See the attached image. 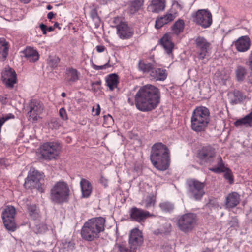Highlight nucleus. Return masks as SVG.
<instances>
[{"label": "nucleus", "mask_w": 252, "mask_h": 252, "mask_svg": "<svg viewBox=\"0 0 252 252\" xmlns=\"http://www.w3.org/2000/svg\"><path fill=\"white\" fill-rule=\"evenodd\" d=\"M160 101L159 89L155 86L147 84L141 87L135 95L136 108L143 112L155 108Z\"/></svg>", "instance_id": "nucleus-1"}, {"label": "nucleus", "mask_w": 252, "mask_h": 252, "mask_svg": "<svg viewBox=\"0 0 252 252\" xmlns=\"http://www.w3.org/2000/svg\"><path fill=\"white\" fill-rule=\"evenodd\" d=\"M105 219L96 217L89 219L83 225L81 235L82 238L88 241H92L99 237L100 233L104 230Z\"/></svg>", "instance_id": "nucleus-2"}, {"label": "nucleus", "mask_w": 252, "mask_h": 252, "mask_svg": "<svg viewBox=\"0 0 252 252\" xmlns=\"http://www.w3.org/2000/svg\"><path fill=\"white\" fill-rule=\"evenodd\" d=\"M151 160L154 166L160 170L168 168L170 163L169 151L161 143L155 144L151 150Z\"/></svg>", "instance_id": "nucleus-3"}, {"label": "nucleus", "mask_w": 252, "mask_h": 252, "mask_svg": "<svg viewBox=\"0 0 252 252\" xmlns=\"http://www.w3.org/2000/svg\"><path fill=\"white\" fill-rule=\"evenodd\" d=\"M210 121L209 109L204 106L197 107L191 117V128L196 132H203L207 129Z\"/></svg>", "instance_id": "nucleus-4"}, {"label": "nucleus", "mask_w": 252, "mask_h": 252, "mask_svg": "<svg viewBox=\"0 0 252 252\" xmlns=\"http://www.w3.org/2000/svg\"><path fill=\"white\" fill-rule=\"evenodd\" d=\"M70 190L67 183L63 181L56 182L50 190L51 201L57 204H61L68 201Z\"/></svg>", "instance_id": "nucleus-5"}, {"label": "nucleus", "mask_w": 252, "mask_h": 252, "mask_svg": "<svg viewBox=\"0 0 252 252\" xmlns=\"http://www.w3.org/2000/svg\"><path fill=\"white\" fill-rule=\"evenodd\" d=\"M113 23L117 29V34L120 39H128L133 36V28L129 26L126 22L123 21L121 18H114Z\"/></svg>", "instance_id": "nucleus-6"}, {"label": "nucleus", "mask_w": 252, "mask_h": 252, "mask_svg": "<svg viewBox=\"0 0 252 252\" xmlns=\"http://www.w3.org/2000/svg\"><path fill=\"white\" fill-rule=\"evenodd\" d=\"M42 179V175L37 170L34 168H31L24 185L25 188H36L40 192H42L41 182Z\"/></svg>", "instance_id": "nucleus-7"}, {"label": "nucleus", "mask_w": 252, "mask_h": 252, "mask_svg": "<svg viewBox=\"0 0 252 252\" xmlns=\"http://www.w3.org/2000/svg\"><path fill=\"white\" fill-rule=\"evenodd\" d=\"M196 223V215L193 213H187L180 216L177 221L180 230L187 233L191 231Z\"/></svg>", "instance_id": "nucleus-8"}, {"label": "nucleus", "mask_w": 252, "mask_h": 252, "mask_svg": "<svg viewBox=\"0 0 252 252\" xmlns=\"http://www.w3.org/2000/svg\"><path fill=\"white\" fill-rule=\"evenodd\" d=\"M60 144L56 142H47L43 144L41 154L42 157L48 160L56 158L61 151Z\"/></svg>", "instance_id": "nucleus-9"}, {"label": "nucleus", "mask_w": 252, "mask_h": 252, "mask_svg": "<svg viewBox=\"0 0 252 252\" xmlns=\"http://www.w3.org/2000/svg\"><path fill=\"white\" fill-rule=\"evenodd\" d=\"M16 210L12 206H7L3 211L1 217L6 228L11 231L15 230L16 226L15 222Z\"/></svg>", "instance_id": "nucleus-10"}, {"label": "nucleus", "mask_w": 252, "mask_h": 252, "mask_svg": "<svg viewBox=\"0 0 252 252\" xmlns=\"http://www.w3.org/2000/svg\"><path fill=\"white\" fill-rule=\"evenodd\" d=\"M193 21L202 27H209L212 23V16L208 10H198L193 15Z\"/></svg>", "instance_id": "nucleus-11"}, {"label": "nucleus", "mask_w": 252, "mask_h": 252, "mask_svg": "<svg viewBox=\"0 0 252 252\" xmlns=\"http://www.w3.org/2000/svg\"><path fill=\"white\" fill-rule=\"evenodd\" d=\"M197 57L203 60L208 57L210 52V44L203 37L198 36L195 40Z\"/></svg>", "instance_id": "nucleus-12"}, {"label": "nucleus", "mask_w": 252, "mask_h": 252, "mask_svg": "<svg viewBox=\"0 0 252 252\" xmlns=\"http://www.w3.org/2000/svg\"><path fill=\"white\" fill-rule=\"evenodd\" d=\"M188 191L190 195L196 200L200 199L204 194V183L195 180L188 181Z\"/></svg>", "instance_id": "nucleus-13"}, {"label": "nucleus", "mask_w": 252, "mask_h": 252, "mask_svg": "<svg viewBox=\"0 0 252 252\" xmlns=\"http://www.w3.org/2000/svg\"><path fill=\"white\" fill-rule=\"evenodd\" d=\"M29 111L28 115L30 120L36 121L43 111V104L36 100H32L29 104Z\"/></svg>", "instance_id": "nucleus-14"}, {"label": "nucleus", "mask_w": 252, "mask_h": 252, "mask_svg": "<svg viewBox=\"0 0 252 252\" xmlns=\"http://www.w3.org/2000/svg\"><path fill=\"white\" fill-rule=\"evenodd\" d=\"M2 79L6 87L12 88L17 82L16 74L10 67H6L1 73Z\"/></svg>", "instance_id": "nucleus-15"}, {"label": "nucleus", "mask_w": 252, "mask_h": 252, "mask_svg": "<svg viewBox=\"0 0 252 252\" xmlns=\"http://www.w3.org/2000/svg\"><path fill=\"white\" fill-rule=\"evenodd\" d=\"M216 156L215 149L210 146L203 147L199 151L198 157L202 160L211 163Z\"/></svg>", "instance_id": "nucleus-16"}, {"label": "nucleus", "mask_w": 252, "mask_h": 252, "mask_svg": "<svg viewBox=\"0 0 252 252\" xmlns=\"http://www.w3.org/2000/svg\"><path fill=\"white\" fill-rule=\"evenodd\" d=\"M143 241L142 232L135 228L132 230L129 237V243L131 249L135 250L137 247L140 246Z\"/></svg>", "instance_id": "nucleus-17"}, {"label": "nucleus", "mask_w": 252, "mask_h": 252, "mask_svg": "<svg viewBox=\"0 0 252 252\" xmlns=\"http://www.w3.org/2000/svg\"><path fill=\"white\" fill-rule=\"evenodd\" d=\"M160 43L166 54L172 59L173 57L172 51L174 44L171 40V34L170 33L165 34L160 39Z\"/></svg>", "instance_id": "nucleus-18"}, {"label": "nucleus", "mask_w": 252, "mask_h": 252, "mask_svg": "<svg viewBox=\"0 0 252 252\" xmlns=\"http://www.w3.org/2000/svg\"><path fill=\"white\" fill-rule=\"evenodd\" d=\"M209 170L217 173L224 172V176L225 178L228 180L230 184L233 183V179L232 172L228 168L225 167L221 158H220L219 161L218 162L217 166L210 168Z\"/></svg>", "instance_id": "nucleus-19"}, {"label": "nucleus", "mask_w": 252, "mask_h": 252, "mask_svg": "<svg viewBox=\"0 0 252 252\" xmlns=\"http://www.w3.org/2000/svg\"><path fill=\"white\" fill-rule=\"evenodd\" d=\"M130 215L132 220L139 222L143 221L147 217L153 216L148 211L136 207L131 209Z\"/></svg>", "instance_id": "nucleus-20"}, {"label": "nucleus", "mask_w": 252, "mask_h": 252, "mask_svg": "<svg viewBox=\"0 0 252 252\" xmlns=\"http://www.w3.org/2000/svg\"><path fill=\"white\" fill-rule=\"evenodd\" d=\"M177 16V13L168 12L163 16H161L156 21L155 27L158 29L164 25L173 21Z\"/></svg>", "instance_id": "nucleus-21"}, {"label": "nucleus", "mask_w": 252, "mask_h": 252, "mask_svg": "<svg viewBox=\"0 0 252 252\" xmlns=\"http://www.w3.org/2000/svg\"><path fill=\"white\" fill-rule=\"evenodd\" d=\"M234 45L239 52L247 51L250 48V39L247 36H241L235 42Z\"/></svg>", "instance_id": "nucleus-22"}, {"label": "nucleus", "mask_w": 252, "mask_h": 252, "mask_svg": "<svg viewBox=\"0 0 252 252\" xmlns=\"http://www.w3.org/2000/svg\"><path fill=\"white\" fill-rule=\"evenodd\" d=\"M23 56L27 60L30 62H35L37 61L39 58V55L38 52L32 47H27L23 52Z\"/></svg>", "instance_id": "nucleus-23"}, {"label": "nucleus", "mask_w": 252, "mask_h": 252, "mask_svg": "<svg viewBox=\"0 0 252 252\" xmlns=\"http://www.w3.org/2000/svg\"><path fill=\"white\" fill-rule=\"evenodd\" d=\"M150 76L156 81H164L167 76V72L164 69L160 68H153L150 72Z\"/></svg>", "instance_id": "nucleus-24"}, {"label": "nucleus", "mask_w": 252, "mask_h": 252, "mask_svg": "<svg viewBox=\"0 0 252 252\" xmlns=\"http://www.w3.org/2000/svg\"><path fill=\"white\" fill-rule=\"evenodd\" d=\"M240 201V195L235 192L229 193L226 198V207L232 208L236 207Z\"/></svg>", "instance_id": "nucleus-25"}, {"label": "nucleus", "mask_w": 252, "mask_h": 252, "mask_svg": "<svg viewBox=\"0 0 252 252\" xmlns=\"http://www.w3.org/2000/svg\"><path fill=\"white\" fill-rule=\"evenodd\" d=\"M165 5L166 0H152L148 8L153 12L158 13L165 9Z\"/></svg>", "instance_id": "nucleus-26"}, {"label": "nucleus", "mask_w": 252, "mask_h": 252, "mask_svg": "<svg viewBox=\"0 0 252 252\" xmlns=\"http://www.w3.org/2000/svg\"><path fill=\"white\" fill-rule=\"evenodd\" d=\"M79 75L80 73L76 69L69 67L65 72L64 80L68 82H74L79 79Z\"/></svg>", "instance_id": "nucleus-27"}, {"label": "nucleus", "mask_w": 252, "mask_h": 252, "mask_svg": "<svg viewBox=\"0 0 252 252\" xmlns=\"http://www.w3.org/2000/svg\"><path fill=\"white\" fill-rule=\"evenodd\" d=\"M80 184L82 197L87 198L90 196L92 191V187L91 183L87 180L82 179Z\"/></svg>", "instance_id": "nucleus-28"}, {"label": "nucleus", "mask_w": 252, "mask_h": 252, "mask_svg": "<svg viewBox=\"0 0 252 252\" xmlns=\"http://www.w3.org/2000/svg\"><path fill=\"white\" fill-rule=\"evenodd\" d=\"M234 125L237 128L251 127H252V119L247 115L244 117L237 120L234 123Z\"/></svg>", "instance_id": "nucleus-29"}, {"label": "nucleus", "mask_w": 252, "mask_h": 252, "mask_svg": "<svg viewBox=\"0 0 252 252\" xmlns=\"http://www.w3.org/2000/svg\"><path fill=\"white\" fill-rule=\"evenodd\" d=\"M106 82L110 90L113 91L117 87L119 83L118 76L116 74H111L106 77Z\"/></svg>", "instance_id": "nucleus-30"}, {"label": "nucleus", "mask_w": 252, "mask_h": 252, "mask_svg": "<svg viewBox=\"0 0 252 252\" xmlns=\"http://www.w3.org/2000/svg\"><path fill=\"white\" fill-rule=\"evenodd\" d=\"M144 3V0H134L131 2L128 12L134 14L139 10Z\"/></svg>", "instance_id": "nucleus-31"}, {"label": "nucleus", "mask_w": 252, "mask_h": 252, "mask_svg": "<svg viewBox=\"0 0 252 252\" xmlns=\"http://www.w3.org/2000/svg\"><path fill=\"white\" fill-rule=\"evenodd\" d=\"M154 66L153 64L149 63H146L144 61L140 60L138 63L139 70L143 73H149V75L150 72L153 70Z\"/></svg>", "instance_id": "nucleus-32"}, {"label": "nucleus", "mask_w": 252, "mask_h": 252, "mask_svg": "<svg viewBox=\"0 0 252 252\" xmlns=\"http://www.w3.org/2000/svg\"><path fill=\"white\" fill-rule=\"evenodd\" d=\"M184 21L181 19L177 20L172 27V31L173 33L178 34L183 32L184 28Z\"/></svg>", "instance_id": "nucleus-33"}, {"label": "nucleus", "mask_w": 252, "mask_h": 252, "mask_svg": "<svg viewBox=\"0 0 252 252\" xmlns=\"http://www.w3.org/2000/svg\"><path fill=\"white\" fill-rule=\"evenodd\" d=\"M155 204V197L153 195H148L141 202V204L144 207L148 209L153 207Z\"/></svg>", "instance_id": "nucleus-34"}, {"label": "nucleus", "mask_w": 252, "mask_h": 252, "mask_svg": "<svg viewBox=\"0 0 252 252\" xmlns=\"http://www.w3.org/2000/svg\"><path fill=\"white\" fill-rule=\"evenodd\" d=\"M27 209L29 211V215L34 220L38 218L39 214L38 210L37 209V207L35 205H29L27 204Z\"/></svg>", "instance_id": "nucleus-35"}, {"label": "nucleus", "mask_w": 252, "mask_h": 252, "mask_svg": "<svg viewBox=\"0 0 252 252\" xmlns=\"http://www.w3.org/2000/svg\"><path fill=\"white\" fill-rule=\"evenodd\" d=\"M235 73L237 80L243 81L246 74V70L244 67L238 66L235 70Z\"/></svg>", "instance_id": "nucleus-36"}, {"label": "nucleus", "mask_w": 252, "mask_h": 252, "mask_svg": "<svg viewBox=\"0 0 252 252\" xmlns=\"http://www.w3.org/2000/svg\"><path fill=\"white\" fill-rule=\"evenodd\" d=\"M90 17L93 22L94 23L95 27L98 28L100 26V19L97 14V11L95 9H93L90 13Z\"/></svg>", "instance_id": "nucleus-37"}, {"label": "nucleus", "mask_w": 252, "mask_h": 252, "mask_svg": "<svg viewBox=\"0 0 252 252\" xmlns=\"http://www.w3.org/2000/svg\"><path fill=\"white\" fill-rule=\"evenodd\" d=\"M245 96L239 91H235L234 92V98L232 99V102L234 104H237L242 102Z\"/></svg>", "instance_id": "nucleus-38"}, {"label": "nucleus", "mask_w": 252, "mask_h": 252, "mask_svg": "<svg viewBox=\"0 0 252 252\" xmlns=\"http://www.w3.org/2000/svg\"><path fill=\"white\" fill-rule=\"evenodd\" d=\"M215 78L222 84H224L228 76L224 72L217 71L215 74Z\"/></svg>", "instance_id": "nucleus-39"}, {"label": "nucleus", "mask_w": 252, "mask_h": 252, "mask_svg": "<svg viewBox=\"0 0 252 252\" xmlns=\"http://www.w3.org/2000/svg\"><path fill=\"white\" fill-rule=\"evenodd\" d=\"M159 207L164 212H170L174 208L173 205L169 202H163L160 203Z\"/></svg>", "instance_id": "nucleus-40"}, {"label": "nucleus", "mask_w": 252, "mask_h": 252, "mask_svg": "<svg viewBox=\"0 0 252 252\" xmlns=\"http://www.w3.org/2000/svg\"><path fill=\"white\" fill-rule=\"evenodd\" d=\"M0 48L3 51L2 55L4 57H6L8 53L7 43L4 38H0Z\"/></svg>", "instance_id": "nucleus-41"}, {"label": "nucleus", "mask_w": 252, "mask_h": 252, "mask_svg": "<svg viewBox=\"0 0 252 252\" xmlns=\"http://www.w3.org/2000/svg\"><path fill=\"white\" fill-rule=\"evenodd\" d=\"M116 248L118 249L120 252H132L133 250L130 248V249L126 247V243L117 244L116 245Z\"/></svg>", "instance_id": "nucleus-42"}, {"label": "nucleus", "mask_w": 252, "mask_h": 252, "mask_svg": "<svg viewBox=\"0 0 252 252\" xmlns=\"http://www.w3.org/2000/svg\"><path fill=\"white\" fill-rule=\"evenodd\" d=\"M63 248L68 252H72L74 249L75 243L73 241L65 242L63 243Z\"/></svg>", "instance_id": "nucleus-43"}, {"label": "nucleus", "mask_w": 252, "mask_h": 252, "mask_svg": "<svg viewBox=\"0 0 252 252\" xmlns=\"http://www.w3.org/2000/svg\"><path fill=\"white\" fill-rule=\"evenodd\" d=\"M91 65L93 69L96 70L106 69V68H108L110 66L109 63V62L107 63L106 64L100 66L96 65L93 62H92Z\"/></svg>", "instance_id": "nucleus-44"}, {"label": "nucleus", "mask_w": 252, "mask_h": 252, "mask_svg": "<svg viewBox=\"0 0 252 252\" xmlns=\"http://www.w3.org/2000/svg\"><path fill=\"white\" fill-rule=\"evenodd\" d=\"M59 62L58 58L54 57L51 58L48 62L49 65L52 68L56 67Z\"/></svg>", "instance_id": "nucleus-45"}, {"label": "nucleus", "mask_w": 252, "mask_h": 252, "mask_svg": "<svg viewBox=\"0 0 252 252\" xmlns=\"http://www.w3.org/2000/svg\"><path fill=\"white\" fill-rule=\"evenodd\" d=\"M36 228L37 229V232L43 233L46 231V230L47 229V227L46 224L42 223L37 225L36 226Z\"/></svg>", "instance_id": "nucleus-46"}, {"label": "nucleus", "mask_w": 252, "mask_h": 252, "mask_svg": "<svg viewBox=\"0 0 252 252\" xmlns=\"http://www.w3.org/2000/svg\"><path fill=\"white\" fill-rule=\"evenodd\" d=\"M59 114L61 118L63 120H65L67 119V115L66 114V110L63 107L61 108L59 110Z\"/></svg>", "instance_id": "nucleus-47"}, {"label": "nucleus", "mask_w": 252, "mask_h": 252, "mask_svg": "<svg viewBox=\"0 0 252 252\" xmlns=\"http://www.w3.org/2000/svg\"><path fill=\"white\" fill-rule=\"evenodd\" d=\"M238 220L236 218H232L229 223L230 227L236 228L238 226Z\"/></svg>", "instance_id": "nucleus-48"}, {"label": "nucleus", "mask_w": 252, "mask_h": 252, "mask_svg": "<svg viewBox=\"0 0 252 252\" xmlns=\"http://www.w3.org/2000/svg\"><path fill=\"white\" fill-rule=\"evenodd\" d=\"M104 119L105 121H107L109 124H111L113 122V119L111 116L108 115L107 116H104Z\"/></svg>", "instance_id": "nucleus-49"}, {"label": "nucleus", "mask_w": 252, "mask_h": 252, "mask_svg": "<svg viewBox=\"0 0 252 252\" xmlns=\"http://www.w3.org/2000/svg\"><path fill=\"white\" fill-rule=\"evenodd\" d=\"M93 111L95 113L94 115L97 116L99 115L100 113V107L99 104H97L96 105V108L95 109L94 107H93Z\"/></svg>", "instance_id": "nucleus-50"}, {"label": "nucleus", "mask_w": 252, "mask_h": 252, "mask_svg": "<svg viewBox=\"0 0 252 252\" xmlns=\"http://www.w3.org/2000/svg\"><path fill=\"white\" fill-rule=\"evenodd\" d=\"M250 60V67L252 71V52L251 53L249 56ZM249 82L250 83L252 84V75H251V78L249 79Z\"/></svg>", "instance_id": "nucleus-51"}, {"label": "nucleus", "mask_w": 252, "mask_h": 252, "mask_svg": "<svg viewBox=\"0 0 252 252\" xmlns=\"http://www.w3.org/2000/svg\"><path fill=\"white\" fill-rule=\"evenodd\" d=\"M173 6L176 8H177V9L179 10H181L182 8H183V6H182L181 4H180L179 2H174L173 3Z\"/></svg>", "instance_id": "nucleus-52"}, {"label": "nucleus", "mask_w": 252, "mask_h": 252, "mask_svg": "<svg viewBox=\"0 0 252 252\" xmlns=\"http://www.w3.org/2000/svg\"><path fill=\"white\" fill-rule=\"evenodd\" d=\"M96 50L99 53H101V52H102L104 51L105 50V47L104 46H101V45H98V46H97L96 47Z\"/></svg>", "instance_id": "nucleus-53"}, {"label": "nucleus", "mask_w": 252, "mask_h": 252, "mask_svg": "<svg viewBox=\"0 0 252 252\" xmlns=\"http://www.w3.org/2000/svg\"><path fill=\"white\" fill-rule=\"evenodd\" d=\"M101 81L100 80H97L95 82H93L91 83V85L92 87H94V86H97L98 88L99 86L101 85Z\"/></svg>", "instance_id": "nucleus-54"}, {"label": "nucleus", "mask_w": 252, "mask_h": 252, "mask_svg": "<svg viewBox=\"0 0 252 252\" xmlns=\"http://www.w3.org/2000/svg\"><path fill=\"white\" fill-rule=\"evenodd\" d=\"M54 16V14L52 12H50L48 13V14L47 15V18L51 20L53 18Z\"/></svg>", "instance_id": "nucleus-55"}, {"label": "nucleus", "mask_w": 252, "mask_h": 252, "mask_svg": "<svg viewBox=\"0 0 252 252\" xmlns=\"http://www.w3.org/2000/svg\"><path fill=\"white\" fill-rule=\"evenodd\" d=\"M39 27L42 31L47 30L46 26L43 24H40Z\"/></svg>", "instance_id": "nucleus-56"}, {"label": "nucleus", "mask_w": 252, "mask_h": 252, "mask_svg": "<svg viewBox=\"0 0 252 252\" xmlns=\"http://www.w3.org/2000/svg\"><path fill=\"white\" fill-rule=\"evenodd\" d=\"M20 0L25 3H27L29 2L31 0Z\"/></svg>", "instance_id": "nucleus-57"}, {"label": "nucleus", "mask_w": 252, "mask_h": 252, "mask_svg": "<svg viewBox=\"0 0 252 252\" xmlns=\"http://www.w3.org/2000/svg\"><path fill=\"white\" fill-rule=\"evenodd\" d=\"M54 30V28L52 27H49L47 28V30L48 32H51Z\"/></svg>", "instance_id": "nucleus-58"}, {"label": "nucleus", "mask_w": 252, "mask_h": 252, "mask_svg": "<svg viewBox=\"0 0 252 252\" xmlns=\"http://www.w3.org/2000/svg\"><path fill=\"white\" fill-rule=\"evenodd\" d=\"M52 8V6L50 5H48L47 6V9L48 10H51Z\"/></svg>", "instance_id": "nucleus-59"}, {"label": "nucleus", "mask_w": 252, "mask_h": 252, "mask_svg": "<svg viewBox=\"0 0 252 252\" xmlns=\"http://www.w3.org/2000/svg\"><path fill=\"white\" fill-rule=\"evenodd\" d=\"M61 96H62V97H65V96H66V94H65V93L63 92V93H62L61 94Z\"/></svg>", "instance_id": "nucleus-60"}, {"label": "nucleus", "mask_w": 252, "mask_h": 252, "mask_svg": "<svg viewBox=\"0 0 252 252\" xmlns=\"http://www.w3.org/2000/svg\"><path fill=\"white\" fill-rule=\"evenodd\" d=\"M33 252H46L44 251H33Z\"/></svg>", "instance_id": "nucleus-61"}, {"label": "nucleus", "mask_w": 252, "mask_h": 252, "mask_svg": "<svg viewBox=\"0 0 252 252\" xmlns=\"http://www.w3.org/2000/svg\"><path fill=\"white\" fill-rule=\"evenodd\" d=\"M46 31H47V30H45V31H42L43 32V33L44 34H46Z\"/></svg>", "instance_id": "nucleus-62"}, {"label": "nucleus", "mask_w": 252, "mask_h": 252, "mask_svg": "<svg viewBox=\"0 0 252 252\" xmlns=\"http://www.w3.org/2000/svg\"><path fill=\"white\" fill-rule=\"evenodd\" d=\"M58 25H59V24H58V23H55V24H54V26H55V27H57V26H58Z\"/></svg>", "instance_id": "nucleus-63"}, {"label": "nucleus", "mask_w": 252, "mask_h": 252, "mask_svg": "<svg viewBox=\"0 0 252 252\" xmlns=\"http://www.w3.org/2000/svg\"><path fill=\"white\" fill-rule=\"evenodd\" d=\"M202 252H210L209 250L203 251Z\"/></svg>", "instance_id": "nucleus-64"}]
</instances>
